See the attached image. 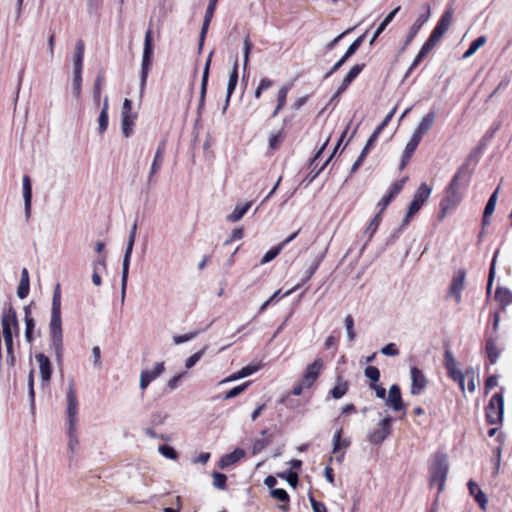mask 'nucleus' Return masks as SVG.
I'll use <instances>...</instances> for the list:
<instances>
[{
  "mask_svg": "<svg viewBox=\"0 0 512 512\" xmlns=\"http://www.w3.org/2000/svg\"><path fill=\"white\" fill-rule=\"evenodd\" d=\"M278 477L286 479L288 484L293 488L298 484V475L295 472L289 471L287 473H279Z\"/></svg>",
  "mask_w": 512,
  "mask_h": 512,
  "instance_id": "nucleus-56",
  "label": "nucleus"
},
{
  "mask_svg": "<svg viewBox=\"0 0 512 512\" xmlns=\"http://www.w3.org/2000/svg\"><path fill=\"white\" fill-rule=\"evenodd\" d=\"M364 373H365V376L367 378H369L373 383H376L380 378V372H379L378 368H376L374 366H368L365 369Z\"/></svg>",
  "mask_w": 512,
  "mask_h": 512,
  "instance_id": "nucleus-62",
  "label": "nucleus"
},
{
  "mask_svg": "<svg viewBox=\"0 0 512 512\" xmlns=\"http://www.w3.org/2000/svg\"><path fill=\"white\" fill-rule=\"evenodd\" d=\"M447 32L446 29L441 28L438 24L433 29L431 35L429 36V39L435 42L436 44L442 39L444 34Z\"/></svg>",
  "mask_w": 512,
  "mask_h": 512,
  "instance_id": "nucleus-59",
  "label": "nucleus"
},
{
  "mask_svg": "<svg viewBox=\"0 0 512 512\" xmlns=\"http://www.w3.org/2000/svg\"><path fill=\"white\" fill-rule=\"evenodd\" d=\"M447 32L446 29L441 28L438 24L433 29L431 35L429 36V39L435 42L436 44L442 39L444 34Z\"/></svg>",
  "mask_w": 512,
  "mask_h": 512,
  "instance_id": "nucleus-60",
  "label": "nucleus"
},
{
  "mask_svg": "<svg viewBox=\"0 0 512 512\" xmlns=\"http://www.w3.org/2000/svg\"><path fill=\"white\" fill-rule=\"evenodd\" d=\"M499 188H497L492 195L490 196L488 202L486 203L484 214L485 216H491L495 210L496 202H497V195H498Z\"/></svg>",
  "mask_w": 512,
  "mask_h": 512,
  "instance_id": "nucleus-47",
  "label": "nucleus"
},
{
  "mask_svg": "<svg viewBox=\"0 0 512 512\" xmlns=\"http://www.w3.org/2000/svg\"><path fill=\"white\" fill-rule=\"evenodd\" d=\"M213 477V486L217 489L223 490L226 487L227 477L225 474L214 472L212 474Z\"/></svg>",
  "mask_w": 512,
  "mask_h": 512,
  "instance_id": "nucleus-49",
  "label": "nucleus"
},
{
  "mask_svg": "<svg viewBox=\"0 0 512 512\" xmlns=\"http://www.w3.org/2000/svg\"><path fill=\"white\" fill-rule=\"evenodd\" d=\"M158 451L166 458L168 459H171V460H176L177 459V452L174 450L173 447L171 446H168V445H161L159 446L158 448Z\"/></svg>",
  "mask_w": 512,
  "mask_h": 512,
  "instance_id": "nucleus-53",
  "label": "nucleus"
},
{
  "mask_svg": "<svg viewBox=\"0 0 512 512\" xmlns=\"http://www.w3.org/2000/svg\"><path fill=\"white\" fill-rule=\"evenodd\" d=\"M212 56H213V51H211L209 53L208 58L205 62L204 69H203V74H202V79H201V88H200V98H199V105H198L199 110L204 107V103H205V96H206V91H207Z\"/></svg>",
  "mask_w": 512,
  "mask_h": 512,
  "instance_id": "nucleus-17",
  "label": "nucleus"
},
{
  "mask_svg": "<svg viewBox=\"0 0 512 512\" xmlns=\"http://www.w3.org/2000/svg\"><path fill=\"white\" fill-rule=\"evenodd\" d=\"M322 368L323 361L320 358L316 359L306 368V371L304 372L301 379L306 388L311 387L315 383Z\"/></svg>",
  "mask_w": 512,
  "mask_h": 512,
  "instance_id": "nucleus-12",
  "label": "nucleus"
},
{
  "mask_svg": "<svg viewBox=\"0 0 512 512\" xmlns=\"http://www.w3.org/2000/svg\"><path fill=\"white\" fill-rule=\"evenodd\" d=\"M217 2H218V0H209V4L206 9L203 25H202V28L200 31V36H199V44H198L199 51H201L203 48L205 37H206L207 31H208L210 22L213 18Z\"/></svg>",
  "mask_w": 512,
  "mask_h": 512,
  "instance_id": "nucleus-13",
  "label": "nucleus"
},
{
  "mask_svg": "<svg viewBox=\"0 0 512 512\" xmlns=\"http://www.w3.org/2000/svg\"><path fill=\"white\" fill-rule=\"evenodd\" d=\"M197 335H198V331L189 332L184 335H176L173 337V341L176 345H179V344H182L184 342L194 339Z\"/></svg>",
  "mask_w": 512,
  "mask_h": 512,
  "instance_id": "nucleus-57",
  "label": "nucleus"
},
{
  "mask_svg": "<svg viewBox=\"0 0 512 512\" xmlns=\"http://www.w3.org/2000/svg\"><path fill=\"white\" fill-rule=\"evenodd\" d=\"M248 385H249V382H245L239 386L232 388L231 390H229L226 393L224 399H231V398L238 396L248 387Z\"/></svg>",
  "mask_w": 512,
  "mask_h": 512,
  "instance_id": "nucleus-58",
  "label": "nucleus"
},
{
  "mask_svg": "<svg viewBox=\"0 0 512 512\" xmlns=\"http://www.w3.org/2000/svg\"><path fill=\"white\" fill-rule=\"evenodd\" d=\"M424 9H425V13H423L420 16H418L416 21L411 26V28L409 30V33H408V35L406 37V40L404 41V43H403V45H402V47L400 49V52H404L406 50V48L410 45V43L412 42L414 37L417 35L419 30L421 29L422 25L429 20L430 15H431V13H430V6L428 4H425L424 5Z\"/></svg>",
  "mask_w": 512,
  "mask_h": 512,
  "instance_id": "nucleus-9",
  "label": "nucleus"
},
{
  "mask_svg": "<svg viewBox=\"0 0 512 512\" xmlns=\"http://www.w3.org/2000/svg\"><path fill=\"white\" fill-rule=\"evenodd\" d=\"M454 11L451 7H448L445 12L442 14L441 18L438 21V25L441 28H444L448 31L452 21H453Z\"/></svg>",
  "mask_w": 512,
  "mask_h": 512,
  "instance_id": "nucleus-40",
  "label": "nucleus"
},
{
  "mask_svg": "<svg viewBox=\"0 0 512 512\" xmlns=\"http://www.w3.org/2000/svg\"><path fill=\"white\" fill-rule=\"evenodd\" d=\"M385 403L394 411H399L403 408L400 388L397 385L394 384L389 388L388 397L386 398Z\"/></svg>",
  "mask_w": 512,
  "mask_h": 512,
  "instance_id": "nucleus-19",
  "label": "nucleus"
},
{
  "mask_svg": "<svg viewBox=\"0 0 512 512\" xmlns=\"http://www.w3.org/2000/svg\"><path fill=\"white\" fill-rule=\"evenodd\" d=\"M467 486L470 495L474 497L475 501L479 504L481 509L486 510L488 504V498L486 494L478 487V484L473 480H469Z\"/></svg>",
  "mask_w": 512,
  "mask_h": 512,
  "instance_id": "nucleus-22",
  "label": "nucleus"
},
{
  "mask_svg": "<svg viewBox=\"0 0 512 512\" xmlns=\"http://www.w3.org/2000/svg\"><path fill=\"white\" fill-rule=\"evenodd\" d=\"M344 325L347 332V337L350 342H353L356 334L354 331V320L351 315H347L344 319Z\"/></svg>",
  "mask_w": 512,
  "mask_h": 512,
  "instance_id": "nucleus-46",
  "label": "nucleus"
},
{
  "mask_svg": "<svg viewBox=\"0 0 512 512\" xmlns=\"http://www.w3.org/2000/svg\"><path fill=\"white\" fill-rule=\"evenodd\" d=\"M85 45L82 40H78L75 45V53L73 57V72H82V64L84 58Z\"/></svg>",
  "mask_w": 512,
  "mask_h": 512,
  "instance_id": "nucleus-26",
  "label": "nucleus"
},
{
  "mask_svg": "<svg viewBox=\"0 0 512 512\" xmlns=\"http://www.w3.org/2000/svg\"><path fill=\"white\" fill-rule=\"evenodd\" d=\"M448 376L455 382L459 384V387L463 393H465V376L463 372L456 368H451L447 370Z\"/></svg>",
  "mask_w": 512,
  "mask_h": 512,
  "instance_id": "nucleus-34",
  "label": "nucleus"
},
{
  "mask_svg": "<svg viewBox=\"0 0 512 512\" xmlns=\"http://www.w3.org/2000/svg\"><path fill=\"white\" fill-rule=\"evenodd\" d=\"M380 221H381V216H380V213H378L371 220V222L369 223L368 227L366 228V230L364 232V235L366 236V243H368L372 239L374 233L377 231V229L379 227Z\"/></svg>",
  "mask_w": 512,
  "mask_h": 512,
  "instance_id": "nucleus-38",
  "label": "nucleus"
},
{
  "mask_svg": "<svg viewBox=\"0 0 512 512\" xmlns=\"http://www.w3.org/2000/svg\"><path fill=\"white\" fill-rule=\"evenodd\" d=\"M430 194L431 188L428 187L427 184L423 183L419 186V188L417 189L416 193L413 196L410 205L408 206V210L405 218L402 221L401 228H404L409 224L410 218L421 209L424 202L428 200Z\"/></svg>",
  "mask_w": 512,
  "mask_h": 512,
  "instance_id": "nucleus-5",
  "label": "nucleus"
},
{
  "mask_svg": "<svg viewBox=\"0 0 512 512\" xmlns=\"http://www.w3.org/2000/svg\"><path fill=\"white\" fill-rule=\"evenodd\" d=\"M134 117L132 115H122V133L125 137H129L132 133Z\"/></svg>",
  "mask_w": 512,
  "mask_h": 512,
  "instance_id": "nucleus-42",
  "label": "nucleus"
},
{
  "mask_svg": "<svg viewBox=\"0 0 512 512\" xmlns=\"http://www.w3.org/2000/svg\"><path fill=\"white\" fill-rule=\"evenodd\" d=\"M30 289V279L29 273L26 268H23L21 271V279L17 288V296L20 299H25L29 294Z\"/></svg>",
  "mask_w": 512,
  "mask_h": 512,
  "instance_id": "nucleus-25",
  "label": "nucleus"
},
{
  "mask_svg": "<svg viewBox=\"0 0 512 512\" xmlns=\"http://www.w3.org/2000/svg\"><path fill=\"white\" fill-rule=\"evenodd\" d=\"M50 347L54 350L58 361L63 356V330L61 319V290L57 284L53 291L51 316L49 322Z\"/></svg>",
  "mask_w": 512,
  "mask_h": 512,
  "instance_id": "nucleus-1",
  "label": "nucleus"
},
{
  "mask_svg": "<svg viewBox=\"0 0 512 512\" xmlns=\"http://www.w3.org/2000/svg\"><path fill=\"white\" fill-rule=\"evenodd\" d=\"M136 230H137V225H136V223H134L130 230L129 236H128V243H127V247H126V250L124 253L123 263L130 264V259H131V255H132V251H133V247H134V243H135V238H136Z\"/></svg>",
  "mask_w": 512,
  "mask_h": 512,
  "instance_id": "nucleus-31",
  "label": "nucleus"
},
{
  "mask_svg": "<svg viewBox=\"0 0 512 512\" xmlns=\"http://www.w3.org/2000/svg\"><path fill=\"white\" fill-rule=\"evenodd\" d=\"M103 80V76L98 75L94 83L93 100L96 105H99L100 102Z\"/></svg>",
  "mask_w": 512,
  "mask_h": 512,
  "instance_id": "nucleus-45",
  "label": "nucleus"
},
{
  "mask_svg": "<svg viewBox=\"0 0 512 512\" xmlns=\"http://www.w3.org/2000/svg\"><path fill=\"white\" fill-rule=\"evenodd\" d=\"M129 266H130V264L122 263V276H121V300L122 301H124V299H125L128 274H129Z\"/></svg>",
  "mask_w": 512,
  "mask_h": 512,
  "instance_id": "nucleus-44",
  "label": "nucleus"
},
{
  "mask_svg": "<svg viewBox=\"0 0 512 512\" xmlns=\"http://www.w3.org/2000/svg\"><path fill=\"white\" fill-rule=\"evenodd\" d=\"M419 143L420 142L417 141L416 139H413L412 137L410 138V140L406 144V147H405L403 155H402V161H401V165H400L401 169L406 166L407 162L413 155V153L416 150Z\"/></svg>",
  "mask_w": 512,
  "mask_h": 512,
  "instance_id": "nucleus-32",
  "label": "nucleus"
},
{
  "mask_svg": "<svg viewBox=\"0 0 512 512\" xmlns=\"http://www.w3.org/2000/svg\"><path fill=\"white\" fill-rule=\"evenodd\" d=\"M391 423V417H384L379 422V427L369 433V441L376 445L382 443L391 434Z\"/></svg>",
  "mask_w": 512,
  "mask_h": 512,
  "instance_id": "nucleus-10",
  "label": "nucleus"
},
{
  "mask_svg": "<svg viewBox=\"0 0 512 512\" xmlns=\"http://www.w3.org/2000/svg\"><path fill=\"white\" fill-rule=\"evenodd\" d=\"M465 277L466 273L465 270L460 269L458 270L450 283L448 296L454 297L455 302L457 304L461 303L462 301V291L465 287Z\"/></svg>",
  "mask_w": 512,
  "mask_h": 512,
  "instance_id": "nucleus-8",
  "label": "nucleus"
},
{
  "mask_svg": "<svg viewBox=\"0 0 512 512\" xmlns=\"http://www.w3.org/2000/svg\"><path fill=\"white\" fill-rule=\"evenodd\" d=\"M461 201V193L460 191L452 190L447 188L446 195L441 201V211L442 213H446L448 210L456 207Z\"/></svg>",
  "mask_w": 512,
  "mask_h": 512,
  "instance_id": "nucleus-18",
  "label": "nucleus"
},
{
  "mask_svg": "<svg viewBox=\"0 0 512 512\" xmlns=\"http://www.w3.org/2000/svg\"><path fill=\"white\" fill-rule=\"evenodd\" d=\"M348 390V383L347 381L341 380L338 378L336 385L331 390V396L334 399H340L343 397Z\"/></svg>",
  "mask_w": 512,
  "mask_h": 512,
  "instance_id": "nucleus-36",
  "label": "nucleus"
},
{
  "mask_svg": "<svg viewBox=\"0 0 512 512\" xmlns=\"http://www.w3.org/2000/svg\"><path fill=\"white\" fill-rule=\"evenodd\" d=\"M282 248L278 245L272 249H270L268 252L264 254L262 257L260 264H266L270 261H272L274 258L277 257V255L281 252Z\"/></svg>",
  "mask_w": 512,
  "mask_h": 512,
  "instance_id": "nucleus-52",
  "label": "nucleus"
},
{
  "mask_svg": "<svg viewBox=\"0 0 512 512\" xmlns=\"http://www.w3.org/2000/svg\"><path fill=\"white\" fill-rule=\"evenodd\" d=\"M363 68L364 64H356L353 67H351L347 75L344 77L346 82L351 83L360 74Z\"/></svg>",
  "mask_w": 512,
  "mask_h": 512,
  "instance_id": "nucleus-54",
  "label": "nucleus"
},
{
  "mask_svg": "<svg viewBox=\"0 0 512 512\" xmlns=\"http://www.w3.org/2000/svg\"><path fill=\"white\" fill-rule=\"evenodd\" d=\"M1 325L3 330V338H13V335L19 334V322L14 308L11 306L4 310L1 316Z\"/></svg>",
  "mask_w": 512,
  "mask_h": 512,
  "instance_id": "nucleus-6",
  "label": "nucleus"
},
{
  "mask_svg": "<svg viewBox=\"0 0 512 512\" xmlns=\"http://www.w3.org/2000/svg\"><path fill=\"white\" fill-rule=\"evenodd\" d=\"M381 353L385 356H397L399 355V349L394 343H389L381 349Z\"/></svg>",
  "mask_w": 512,
  "mask_h": 512,
  "instance_id": "nucleus-64",
  "label": "nucleus"
},
{
  "mask_svg": "<svg viewBox=\"0 0 512 512\" xmlns=\"http://www.w3.org/2000/svg\"><path fill=\"white\" fill-rule=\"evenodd\" d=\"M342 430H337L333 435V453L336 455L335 459L338 463H341L344 459V452L350 446V440L341 437Z\"/></svg>",
  "mask_w": 512,
  "mask_h": 512,
  "instance_id": "nucleus-16",
  "label": "nucleus"
},
{
  "mask_svg": "<svg viewBox=\"0 0 512 512\" xmlns=\"http://www.w3.org/2000/svg\"><path fill=\"white\" fill-rule=\"evenodd\" d=\"M469 178V171L467 165H462L457 173L453 176L448 188L459 191L461 188V182Z\"/></svg>",
  "mask_w": 512,
  "mask_h": 512,
  "instance_id": "nucleus-24",
  "label": "nucleus"
},
{
  "mask_svg": "<svg viewBox=\"0 0 512 512\" xmlns=\"http://www.w3.org/2000/svg\"><path fill=\"white\" fill-rule=\"evenodd\" d=\"M448 470L449 463L447 456L441 453L435 454L429 465V482L430 486L438 485L439 493L444 490Z\"/></svg>",
  "mask_w": 512,
  "mask_h": 512,
  "instance_id": "nucleus-3",
  "label": "nucleus"
},
{
  "mask_svg": "<svg viewBox=\"0 0 512 512\" xmlns=\"http://www.w3.org/2000/svg\"><path fill=\"white\" fill-rule=\"evenodd\" d=\"M165 153V145L161 143L155 153L154 160L151 165L150 173H149V181H152L153 176L157 171L161 168L163 162V156Z\"/></svg>",
  "mask_w": 512,
  "mask_h": 512,
  "instance_id": "nucleus-28",
  "label": "nucleus"
},
{
  "mask_svg": "<svg viewBox=\"0 0 512 512\" xmlns=\"http://www.w3.org/2000/svg\"><path fill=\"white\" fill-rule=\"evenodd\" d=\"M487 39L485 36H480L475 39L471 44L467 51L463 54V58H469L476 53L478 49L485 45Z\"/></svg>",
  "mask_w": 512,
  "mask_h": 512,
  "instance_id": "nucleus-37",
  "label": "nucleus"
},
{
  "mask_svg": "<svg viewBox=\"0 0 512 512\" xmlns=\"http://www.w3.org/2000/svg\"><path fill=\"white\" fill-rule=\"evenodd\" d=\"M35 359L39 364L41 380L43 382H49L52 374L51 362L49 358L43 353H39L36 354Z\"/></svg>",
  "mask_w": 512,
  "mask_h": 512,
  "instance_id": "nucleus-21",
  "label": "nucleus"
},
{
  "mask_svg": "<svg viewBox=\"0 0 512 512\" xmlns=\"http://www.w3.org/2000/svg\"><path fill=\"white\" fill-rule=\"evenodd\" d=\"M252 48H253V44H252L249 36L247 35L243 39V70L244 71L248 67L249 57H250V53H251Z\"/></svg>",
  "mask_w": 512,
  "mask_h": 512,
  "instance_id": "nucleus-39",
  "label": "nucleus"
},
{
  "mask_svg": "<svg viewBox=\"0 0 512 512\" xmlns=\"http://www.w3.org/2000/svg\"><path fill=\"white\" fill-rule=\"evenodd\" d=\"M22 190L24 198L25 216L28 219L31 213L32 188L29 176L25 175L22 179Z\"/></svg>",
  "mask_w": 512,
  "mask_h": 512,
  "instance_id": "nucleus-23",
  "label": "nucleus"
},
{
  "mask_svg": "<svg viewBox=\"0 0 512 512\" xmlns=\"http://www.w3.org/2000/svg\"><path fill=\"white\" fill-rule=\"evenodd\" d=\"M206 351V347H204L203 349H201L200 351L194 353L193 355H191L189 358L186 359L185 361V368L186 369H191L192 367H194L196 365V363L201 359V357L204 355Z\"/></svg>",
  "mask_w": 512,
  "mask_h": 512,
  "instance_id": "nucleus-50",
  "label": "nucleus"
},
{
  "mask_svg": "<svg viewBox=\"0 0 512 512\" xmlns=\"http://www.w3.org/2000/svg\"><path fill=\"white\" fill-rule=\"evenodd\" d=\"M237 82H238V63H237V61H235L233 64L232 70L230 72V75H229L225 105L223 107L222 113H225V111L227 110L231 95L233 94V92L236 88Z\"/></svg>",
  "mask_w": 512,
  "mask_h": 512,
  "instance_id": "nucleus-20",
  "label": "nucleus"
},
{
  "mask_svg": "<svg viewBox=\"0 0 512 512\" xmlns=\"http://www.w3.org/2000/svg\"><path fill=\"white\" fill-rule=\"evenodd\" d=\"M106 268V257L102 256L99 259L92 262V282L96 286H100L102 284V279L99 274L100 269Z\"/></svg>",
  "mask_w": 512,
  "mask_h": 512,
  "instance_id": "nucleus-29",
  "label": "nucleus"
},
{
  "mask_svg": "<svg viewBox=\"0 0 512 512\" xmlns=\"http://www.w3.org/2000/svg\"><path fill=\"white\" fill-rule=\"evenodd\" d=\"M411 374V391L412 395H418L426 387L427 379L420 369L412 367L410 370Z\"/></svg>",
  "mask_w": 512,
  "mask_h": 512,
  "instance_id": "nucleus-15",
  "label": "nucleus"
},
{
  "mask_svg": "<svg viewBox=\"0 0 512 512\" xmlns=\"http://www.w3.org/2000/svg\"><path fill=\"white\" fill-rule=\"evenodd\" d=\"M271 496L283 503H289V495L284 489L276 488L270 492Z\"/></svg>",
  "mask_w": 512,
  "mask_h": 512,
  "instance_id": "nucleus-55",
  "label": "nucleus"
},
{
  "mask_svg": "<svg viewBox=\"0 0 512 512\" xmlns=\"http://www.w3.org/2000/svg\"><path fill=\"white\" fill-rule=\"evenodd\" d=\"M283 140H284V134L282 131H279L275 134H271V136L269 138L270 148L273 150L278 149L279 146L281 145V143L283 142Z\"/></svg>",
  "mask_w": 512,
  "mask_h": 512,
  "instance_id": "nucleus-51",
  "label": "nucleus"
},
{
  "mask_svg": "<svg viewBox=\"0 0 512 512\" xmlns=\"http://www.w3.org/2000/svg\"><path fill=\"white\" fill-rule=\"evenodd\" d=\"M245 456L244 450L237 448L233 452L224 455L219 462V466L223 469L225 467H228L237 461H239L241 458Z\"/></svg>",
  "mask_w": 512,
  "mask_h": 512,
  "instance_id": "nucleus-27",
  "label": "nucleus"
},
{
  "mask_svg": "<svg viewBox=\"0 0 512 512\" xmlns=\"http://www.w3.org/2000/svg\"><path fill=\"white\" fill-rule=\"evenodd\" d=\"M153 56V42H152V29L149 27L144 37L143 55L141 61V76H140V90H144L149 70L152 64Z\"/></svg>",
  "mask_w": 512,
  "mask_h": 512,
  "instance_id": "nucleus-4",
  "label": "nucleus"
},
{
  "mask_svg": "<svg viewBox=\"0 0 512 512\" xmlns=\"http://www.w3.org/2000/svg\"><path fill=\"white\" fill-rule=\"evenodd\" d=\"M165 370L164 363H156L152 370H144L140 374L139 388L144 391L148 385L158 378Z\"/></svg>",
  "mask_w": 512,
  "mask_h": 512,
  "instance_id": "nucleus-11",
  "label": "nucleus"
},
{
  "mask_svg": "<svg viewBox=\"0 0 512 512\" xmlns=\"http://www.w3.org/2000/svg\"><path fill=\"white\" fill-rule=\"evenodd\" d=\"M400 10V7H396L395 9H393L385 18L384 20L380 23V25L378 26V32H383L384 29L386 28V26L393 20V18L395 17V15L399 12Z\"/></svg>",
  "mask_w": 512,
  "mask_h": 512,
  "instance_id": "nucleus-61",
  "label": "nucleus"
},
{
  "mask_svg": "<svg viewBox=\"0 0 512 512\" xmlns=\"http://www.w3.org/2000/svg\"><path fill=\"white\" fill-rule=\"evenodd\" d=\"M435 120V112L430 111L428 114H426L421 121L419 122L418 126L414 130L412 134V138L416 139L417 141H421V138L428 133V131L431 129L433 123Z\"/></svg>",
  "mask_w": 512,
  "mask_h": 512,
  "instance_id": "nucleus-14",
  "label": "nucleus"
},
{
  "mask_svg": "<svg viewBox=\"0 0 512 512\" xmlns=\"http://www.w3.org/2000/svg\"><path fill=\"white\" fill-rule=\"evenodd\" d=\"M486 352L491 364H495L497 362L499 353L497 350V346L493 341H487Z\"/></svg>",
  "mask_w": 512,
  "mask_h": 512,
  "instance_id": "nucleus-43",
  "label": "nucleus"
},
{
  "mask_svg": "<svg viewBox=\"0 0 512 512\" xmlns=\"http://www.w3.org/2000/svg\"><path fill=\"white\" fill-rule=\"evenodd\" d=\"M495 297L503 304H509L512 301V295L506 288H497Z\"/></svg>",
  "mask_w": 512,
  "mask_h": 512,
  "instance_id": "nucleus-48",
  "label": "nucleus"
},
{
  "mask_svg": "<svg viewBox=\"0 0 512 512\" xmlns=\"http://www.w3.org/2000/svg\"><path fill=\"white\" fill-rule=\"evenodd\" d=\"M504 414V399L501 393L493 395L486 408L487 421L491 424H497L502 421Z\"/></svg>",
  "mask_w": 512,
  "mask_h": 512,
  "instance_id": "nucleus-7",
  "label": "nucleus"
},
{
  "mask_svg": "<svg viewBox=\"0 0 512 512\" xmlns=\"http://www.w3.org/2000/svg\"><path fill=\"white\" fill-rule=\"evenodd\" d=\"M289 91L288 86H282L277 93V106L272 114L273 117L277 116L279 111L285 106L286 104V97Z\"/></svg>",
  "mask_w": 512,
  "mask_h": 512,
  "instance_id": "nucleus-35",
  "label": "nucleus"
},
{
  "mask_svg": "<svg viewBox=\"0 0 512 512\" xmlns=\"http://www.w3.org/2000/svg\"><path fill=\"white\" fill-rule=\"evenodd\" d=\"M4 345L6 349V363L8 366L12 367L15 365L16 359L13 352V338L4 339Z\"/></svg>",
  "mask_w": 512,
  "mask_h": 512,
  "instance_id": "nucleus-41",
  "label": "nucleus"
},
{
  "mask_svg": "<svg viewBox=\"0 0 512 512\" xmlns=\"http://www.w3.org/2000/svg\"><path fill=\"white\" fill-rule=\"evenodd\" d=\"M67 434H68V448L74 453L78 447V438L76 435L77 415H78V399L73 380L69 381L67 387Z\"/></svg>",
  "mask_w": 512,
  "mask_h": 512,
  "instance_id": "nucleus-2",
  "label": "nucleus"
},
{
  "mask_svg": "<svg viewBox=\"0 0 512 512\" xmlns=\"http://www.w3.org/2000/svg\"><path fill=\"white\" fill-rule=\"evenodd\" d=\"M444 359H445V367L447 370L451 369V368H456L457 367V361L453 355V353L451 352V350H446L445 353H444Z\"/></svg>",
  "mask_w": 512,
  "mask_h": 512,
  "instance_id": "nucleus-63",
  "label": "nucleus"
},
{
  "mask_svg": "<svg viewBox=\"0 0 512 512\" xmlns=\"http://www.w3.org/2000/svg\"><path fill=\"white\" fill-rule=\"evenodd\" d=\"M250 205H251L250 202H247L244 205H237L234 208L233 212L226 217L227 221H229V222L239 221L245 215V213L248 211V209L250 208Z\"/></svg>",
  "mask_w": 512,
  "mask_h": 512,
  "instance_id": "nucleus-33",
  "label": "nucleus"
},
{
  "mask_svg": "<svg viewBox=\"0 0 512 512\" xmlns=\"http://www.w3.org/2000/svg\"><path fill=\"white\" fill-rule=\"evenodd\" d=\"M24 321H25V339L28 343L33 340L32 333L35 327L34 319L31 317V310L29 306L24 308Z\"/></svg>",
  "mask_w": 512,
  "mask_h": 512,
  "instance_id": "nucleus-30",
  "label": "nucleus"
}]
</instances>
